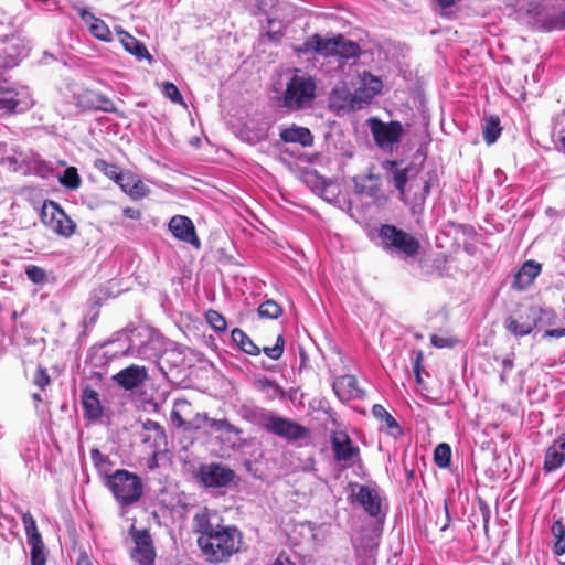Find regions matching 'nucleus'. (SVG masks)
I'll list each match as a JSON object with an SVG mask.
<instances>
[{
	"label": "nucleus",
	"instance_id": "69168bd1",
	"mask_svg": "<svg viewBox=\"0 0 565 565\" xmlns=\"http://www.w3.org/2000/svg\"><path fill=\"white\" fill-rule=\"evenodd\" d=\"M503 365H504V367H510L511 369L513 366V362L511 360H504L503 361Z\"/></svg>",
	"mask_w": 565,
	"mask_h": 565
},
{
	"label": "nucleus",
	"instance_id": "72a5a7b5",
	"mask_svg": "<svg viewBox=\"0 0 565 565\" xmlns=\"http://www.w3.org/2000/svg\"><path fill=\"white\" fill-rule=\"evenodd\" d=\"M258 316L265 319H278L284 310L281 306L273 299H268L260 303L257 309Z\"/></svg>",
	"mask_w": 565,
	"mask_h": 565
},
{
	"label": "nucleus",
	"instance_id": "cd10ccee",
	"mask_svg": "<svg viewBox=\"0 0 565 565\" xmlns=\"http://www.w3.org/2000/svg\"><path fill=\"white\" fill-rule=\"evenodd\" d=\"M82 404L85 411V415L89 418H98L102 415V406L98 398V394L93 388H86L83 392Z\"/></svg>",
	"mask_w": 565,
	"mask_h": 565
},
{
	"label": "nucleus",
	"instance_id": "f8f14e48",
	"mask_svg": "<svg viewBox=\"0 0 565 565\" xmlns=\"http://www.w3.org/2000/svg\"><path fill=\"white\" fill-rule=\"evenodd\" d=\"M235 478L233 469L221 463L212 462L202 465L196 472V479L205 488H224L227 487Z\"/></svg>",
	"mask_w": 565,
	"mask_h": 565
},
{
	"label": "nucleus",
	"instance_id": "e433bc0d",
	"mask_svg": "<svg viewBox=\"0 0 565 565\" xmlns=\"http://www.w3.org/2000/svg\"><path fill=\"white\" fill-rule=\"evenodd\" d=\"M552 533L556 539L554 544V553L556 555L565 554V525L561 520L554 521L552 525Z\"/></svg>",
	"mask_w": 565,
	"mask_h": 565
},
{
	"label": "nucleus",
	"instance_id": "ea45409f",
	"mask_svg": "<svg viewBox=\"0 0 565 565\" xmlns=\"http://www.w3.org/2000/svg\"><path fill=\"white\" fill-rule=\"evenodd\" d=\"M60 182L67 189L76 190L81 185V178L77 169L74 167L66 168L63 175L60 178Z\"/></svg>",
	"mask_w": 565,
	"mask_h": 565
},
{
	"label": "nucleus",
	"instance_id": "13d9d810",
	"mask_svg": "<svg viewBox=\"0 0 565 565\" xmlns=\"http://www.w3.org/2000/svg\"><path fill=\"white\" fill-rule=\"evenodd\" d=\"M480 510L482 512L483 527L487 530L490 520V510L484 502H480Z\"/></svg>",
	"mask_w": 565,
	"mask_h": 565
},
{
	"label": "nucleus",
	"instance_id": "ddd939ff",
	"mask_svg": "<svg viewBox=\"0 0 565 565\" xmlns=\"http://www.w3.org/2000/svg\"><path fill=\"white\" fill-rule=\"evenodd\" d=\"M130 534L135 544L130 555L140 565H153L156 550L149 530L131 526Z\"/></svg>",
	"mask_w": 565,
	"mask_h": 565
},
{
	"label": "nucleus",
	"instance_id": "603ef678",
	"mask_svg": "<svg viewBox=\"0 0 565 565\" xmlns=\"http://www.w3.org/2000/svg\"><path fill=\"white\" fill-rule=\"evenodd\" d=\"M19 105V100L14 98H0V113L3 115H10L15 113Z\"/></svg>",
	"mask_w": 565,
	"mask_h": 565
},
{
	"label": "nucleus",
	"instance_id": "6ab92c4d",
	"mask_svg": "<svg viewBox=\"0 0 565 565\" xmlns=\"http://www.w3.org/2000/svg\"><path fill=\"white\" fill-rule=\"evenodd\" d=\"M332 388L341 402L359 399L364 395L363 390H361L358 385L356 377L350 374L338 376L333 381Z\"/></svg>",
	"mask_w": 565,
	"mask_h": 565
},
{
	"label": "nucleus",
	"instance_id": "5701e85b",
	"mask_svg": "<svg viewBox=\"0 0 565 565\" xmlns=\"http://www.w3.org/2000/svg\"><path fill=\"white\" fill-rule=\"evenodd\" d=\"M78 13L82 20L88 25L93 36L104 42L111 41V32L102 19L96 18L87 9H81Z\"/></svg>",
	"mask_w": 565,
	"mask_h": 565
},
{
	"label": "nucleus",
	"instance_id": "09e8293b",
	"mask_svg": "<svg viewBox=\"0 0 565 565\" xmlns=\"http://www.w3.org/2000/svg\"><path fill=\"white\" fill-rule=\"evenodd\" d=\"M210 419L207 413H196L192 420L189 422V431L200 430Z\"/></svg>",
	"mask_w": 565,
	"mask_h": 565
},
{
	"label": "nucleus",
	"instance_id": "2eb2a0df",
	"mask_svg": "<svg viewBox=\"0 0 565 565\" xmlns=\"http://www.w3.org/2000/svg\"><path fill=\"white\" fill-rule=\"evenodd\" d=\"M350 486L359 489L355 493V501L363 508L369 516L377 519L384 515L382 512L383 500L375 488L358 483H351Z\"/></svg>",
	"mask_w": 565,
	"mask_h": 565
},
{
	"label": "nucleus",
	"instance_id": "aec40b11",
	"mask_svg": "<svg viewBox=\"0 0 565 565\" xmlns=\"http://www.w3.org/2000/svg\"><path fill=\"white\" fill-rule=\"evenodd\" d=\"M565 462V433L546 449L543 468L546 472H552L561 468Z\"/></svg>",
	"mask_w": 565,
	"mask_h": 565
},
{
	"label": "nucleus",
	"instance_id": "c03bdc74",
	"mask_svg": "<svg viewBox=\"0 0 565 565\" xmlns=\"http://www.w3.org/2000/svg\"><path fill=\"white\" fill-rule=\"evenodd\" d=\"M26 277L34 284H43L46 280L45 270L35 265H29L25 268Z\"/></svg>",
	"mask_w": 565,
	"mask_h": 565
},
{
	"label": "nucleus",
	"instance_id": "7c9ffc66",
	"mask_svg": "<svg viewBox=\"0 0 565 565\" xmlns=\"http://www.w3.org/2000/svg\"><path fill=\"white\" fill-rule=\"evenodd\" d=\"M90 458L93 460L94 467L97 469L103 482L107 479L108 476H111V466L109 457L104 455L98 448H94L90 450Z\"/></svg>",
	"mask_w": 565,
	"mask_h": 565
},
{
	"label": "nucleus",
	"instance_id": "a19ab883",
	"mask_svg": "<svg viewBox=\"0 0 565 565\" xmlns=\"http://www.w3.org/2000/svg\"><path fill=\"white\" fill-rule=\"evenodd\" d=\"M22 523L25 530L28 541L42 537L41 533L36 527L35 520L30 512H26L22 515Z\"/></svg>",
	"mask_w": 565,
	"mask_h": 565
},
{
	"label": "nucleus",
	"instance_id": "393cba45",
	"mask_svg": "<svg viewBox=\"0 0 565 565\" xmlns=\"http://www.w3.org/2000/svg\"><path fill=\"white\" fill-rule=\"evenodd\" d=\"M383 168L392 174V181L396 190L399 192L401 198L405 195V186L408 181L409 167L398 169V161L386 160L383 162Z\"/></svg>",
	"mask_w": 565,
	"mask_h": 565
},
{
	"label": "nucleus",
	"instance_id": "9d476101",
	"mask_svg": "<svg viewBox=\"0 0 565 565\" xmlns=\"http://www.w3.org/2000/svg\"><path fill=\"white\" fill-rule=\"evenodd\" d=\"M75 103L82 111L118 113V108L111 98L93 88H82L78 90L75 94Z\"/></svg>",
	"mask_w": 565,
	"mask_h": 565
},
{
	"label": "nucleus",
	"instance_id": "bb28decb",
	"mask_svg": "<svg viewBox=\"0 0 565 565\" xmlns=\"http://www.w3.org/2000/svg\"><path fill=\"white\" fill-rule=\"evenodd\" d=\"M372 415L392 436L396 437L403 434L402 427L398 425L396 419L381 404L373 405Z\"/></svg>",
	"mask_w": 565,
	"mask_h": 565
},
{
	"label": "nucleus",
	"instance_id": "f704fd0d",
	"mask_svg": "<svg viewBox=\"0 0 565 565\" xmlns=\"http://www.w3.org/2000/svg\"><path fill=\"white\" fill-rule=\"evenodd\" d=\"M31 546V565H45L46 555L44 553V543L42 537L28 541Z\"/></svg>",
	"mask_w": 565,
	"mask_h": 565
},
{
	"label": "nucleus",
	"instance_id": "2f4dec72",
	"mask_svg": "<svg viewBox=\"0 0 565 565\" xmlns=\"http://www.w3.org/2000/svg\"><path fill=\"white\" fill-rule=\"evenodd\" d=\"M94 168L103 173L105 177L109 178L116 183V180L121 177L124 171L115 163H110L104 159H96L94 161Z\"/></svg>",
	"mask_w": 565,
	"mask_h": 565
},
{
	"label": "nucleus",
	"instance_id": "79ce46f5",
	"mask_svg": "<svg viewBox=\"0 0 565 565\" xmlns=\"http://www.w3.org/2000/svg\"><path fill=\"white\" fill-rule=\"evenodd\" d=\"M362 81H363V86L367 87L371 90V95H369V97H374L381 92V89H382L381 79L375 77L374 75H372L370 72L363 73Z\"/></svg>",
	"mask_w": 565,
	"mask_h": 565
},
{
	"label": "nucleus",
	"instance_id": "0e129e2a",
	"mask_svg": "<svg viewBox=\"0 0 565 565\" xmlns=\"http://www.w3.org/2000/svg\"><path fill=\"white\" fill-rule=\"evenodd\" d=\"M415 374V380H416V383L418 385H422L423 384V379H422V373H414Z\"/></svg>",
	"mask_w": 565,
	"mask_h": 565
},
{
	"label": "nucleus",
	"instance_id": "473e14b6",
	"mask_svg": "<svg viewBox=\"0 0 565 565\" xmlns=\"http://www.w3.org/2000/svg\"><path fill=\"white\" fill-rule=\"evenodd\" d=\"M206 425L213 431H225L227 434H232L235 436H239L243 434L242 428L233 425L226 418L216 419V418L210 417Z\"/></svg>",
	"mask_w": 565,
	"mask_h": 565
},
{
	"label": "nucleus",
	"instance_id": "774afa93",
	"mask_svg": "<svg viewBox=\"0 0 565 565\" xmlns=\"http://www.w3.org/2000/svg\"><path fill=\"white\" fill-rule=\"evenodd\" d=\"M424 191L426 194L429 193V184L428 183L425 184Z\"/></svg>",
	"mask_w": 565,
	"mask_h": 565
},
{
	"label": "nucleus",
	"instance_id": "39448f33",
	"mask_svg": "<svg viewBox=\"0 0 565 565\" xmlns=\"http://www.w3.org/2000/svg\"><path fill=\"white\" fill-rule=\"evenodd\" d=\"M544 310L533 305H518L505 318L504 329L515 338L526 337L532 333L542 319Z\"/></svg>",
	"mask_w": 565,
	"mask_h": 565
},
{
	"label": "nucleus",
	"instance_id": "c756f323",
	"mask_svg": "<svg viewBox=\"0 0 565 565\" xmlns=\"http://www.w3.org/2000/svg\"><path fill=\"white\" fill-rule=\"evenodd\" d=\"M502 127L500 118L497 115H491L486 119L482 127L483 139L487 145H493L501 136Z\"/></svg>",
	"mask_w": 565,
	"mask_h": 565
},
{
	"label": "nucleus",
	"instance_id": "49530a36",
	"mask_svg": "<svg viewBox=\"0 0 565 565\" xmlns=\"http://www.w3.org/2000/svg\"><path fill=\"white\" fill-rule=\"evenodd\" d=\"M371 95V90L367 87L358 88L352 97L354 98V105H358V109L362 108L363 104L370 103L374 97H369Z\"/></svg>",
	"mask_w": 565,
	"mask_h": 565
},
{
	"label": "nucleus",
	"instance_id": "8fccbe9b",
	"mask_svg": "<svg viewBox=\"0 0 565 565\" xmlns=\"http://www.w3.org/2000/svg\"><path fill=\"white\" fill-rule=\"evenodd\" d=\"M443 513L444 515L441 518L438 516L435 521V525L440 532H445L450 526L451 522L447 501H444Z\"/></svg>",
	"mask_w": 565,
	"mask_h": 565
},
{
	"label": "nucleus",
	"instance_id": "58836bf2",
	"mask_svg": "<svg viewBox=\"0 0 565 565\" xmlns=\"http://www.w3.org/2000/svg\"><path fill=\"white\" fill-rule=\"evenodd\" d=\"M206 322L216 332H224L227 329V322L222 313L210 309L205 312Z\"/></svg>",
	"mask_w": 565,
	"mask_h": 565
},
{
	"label": "nucleus",
	"instance_id": "bf43d9fd",
	"mask_svg": "<svg viewBox=\"0 0 565 565\" xmlns=\"http://www.w3.org/2000/svg\"><path fill=\"white\" fill-rule=\"evenodd\" d=\"M122 213H124L125 217L131 218V220H139L141 216L140 211L132 209V207H125Z\"/></svg>",
	"mask_w": 565,
	"mask_h": 565
},
{
	"label": "nucleus",
	"instance_id": "e2e57ef3",
	"mask_svg": "<svg viewBox=\"0 0 565 565\" xmlns=\"http://www.w3.org/2000/svg\"><path fill=\"white\" fill-rule=\"evenodd\" d=\"M267 38L270 40V41H279L281 38H282V32L280 31H268L266 33Z\"/></svg>",
	"mask_w": 565,
	"mask_h": 565
},
{
	"label": "nucleus",
	"instance_id": "a18cd8bd",
	"mask_svg": "<svg viewBox=\"0 0 565 565\" xmlns=\"http://www.w3.org/2000/svg\"><path fill=\"white\" fill-rule=\"evenodd\" d=\"M33 383L41 390H44L51 384V377L46 369L42 365H38L36 371L33 375Z\"/></svg>",
	"mask_w": 565,
	"mask_h": 565
},
{
	"label": "nucleus",
	"instance_id": "f3484780",
	"mask_svg": "<svg viewBox=\"0 0 565 565\" xmlns=\"http://www.w3.org/2000/svg\"><path fill=\"white\" fill-rule=\"evenodd\" d=\"M169 231L172 235L182 242L189 243L194 247H200V239L195 232V226L191 218L184 215H174L169 222Z\"/></svg>",
	"mask_w": 565,
	"mask_h": 565
},
{
	"label": "nucleus",
	"instance_id": "1a4fd4ad",
	"mask_svg": "<svg viewBox=\"0 0 565 565\" xmlns=\"http://www.w3.org/2000/svg\"><path fill=\"white\" fill-rule=\"evenodd\" d=\"M232 340L238 348L248 355H259L263 351L271 360H279L285 351V339L281 333L277 334L276 343L273 347L264 345L260 349L254 341L241 329L235 328L232 330Z\"/></svg>",
	"mask_w": 565,
	"mask_h": 565
},
{
	"label": "nucleus",
	"instance_id": "20e7f679",
	"mask_svg": "<svg viewBox=\"0 0 565 565\" xmlns=\"http://www.w3.org/2000/svg\"><path fill=\"white\" fill-rule=\"evenodd\" d=\"M317 85L312 76L295 74L286 84V89L279 98L280 106L289 111H298L312 106L316 98Z\"/></svg>",
	"mask_w": 565,
	"mask_h": 565
},
{
	"label": "nucleus",
	"instance_id": "423d86ee",
	"mask_svg": "<svg viewBox=\"0 0 565 565\" xmlns=\"http://www.w3.org/2000/svg\"><path fill=\"white\" fill-rule=\"evenodd\" d=\"M40 220L47 228L64 238L73 236L77 227L63 207L53 200H45L43 202Z\"/></svg>",
	"mask_w": 565,
	"mask_h": 565
},
{
	"label": "nucleus",
	"instance_id": "4c0bfd02",
	"mask_svg": "<svg viewBox=\"0 0 565 565\" xmlns=\"http://www.w3.org/2000/svg\"><path fill=\"white\" fill-rule=\"evenodd\" d=\"M367 181H370L371 184L361 186L358 190V192L360 194L367 195L369 198L373 199L374 201H379L383 196L379 177L371 174L367 177Z\"/></svg>",
	"mask_w": 565,
	"mask_h": 565
},
{
	"label": "nucleus",
	"instance_id": "680f3d73",
	"mask_svg": "<svg viewBox=\"0 0 565 565\" xmlns=\"http://www.w3.org/2000/svg\"><path fill=\"white\" fill-rule=\"evenodd\" d=\"M422 362H423V352L418 351L416 354V359L413 365L414 373H422Z\"/></svg>",
	"mask_w": 565,
	"mask_h": 565
},
{
	"label": "nucleus",
	"instance_id": "3c124183",
	"mask_svg": "<svg viewBox=\"0 0 565 565\" xmlns=\"http://www.w3.org/2000/svg\"><path fill=\"white\" fill-rule=\"evenodd\" d=\"M135 181V175H132L130 172H124L121 177L116 180V184H118L125 193L129 194V189L132 188Z\"/></svg>",
	"mask_w": 565,
	"mask_h": 565
},
{
	"label": "nucleus",
	"instance_id": "f257e3e1",
	"mask_svg": "<svg viewBox=\"0 0 565 565\" xmlns=\"http://www.w3.org/2000/svg\"><path fill=\"white\" fill-rule=\"evenodd\" d=\"M216 512L204 508L192 520L196 544L202 556L210 564L226 563L241 550L242 533L233 525L215 523Z\"/></svg>",
	"mask_w": 565,
	"mask_h": 565
},
{
	"label": "nucleus",
	"instance_id": "5fc2aeb1",
	"mask_svg": "<svg viewBox=\"0 0 565 565\" xmlns=\"http://www.w3.org/2000/svg\"><path fill=\"white\" fill-rule=\"evenodd\" d=\"M142 427H143L145 430H152V431H154L158 437H163L164 436L163 427L158 422H156V420L147 419L146 422H143Z\"/></svg>",
	"mask_w": 565,
	"mask_h": 565
},
{
	"label": "nucleus",
	"instance_id": "de8ad7c7",
	"mask_svg": "<svg viewBox=\"0 0 565 565\" xmlns=\"http://www.w3.org/2000/svg\"><path fill=\"white\" fill-rule=\"evenodd\" d=\"M430 342L435 348L444 349V348H454L459 341L455 338H444L437 334L430 335Z\"/></svg>",
	"mask_w": 565,
	"mask_h": 565
},
{
	"label": "nucleus",
	"instance_id": "4d7b16f0",
	"mask_svg": "<svg viewBox=\"0 0 565 565\" xmlns=\"http://www.w3.org/2000/svg\"><path fill=\"white\" fill-rule=\"evenodd\" d=\"M565 337V328L550 329L544 332V338H562Z\"/></svg>",
	"mask_w": 565,
	"mask_h": 565
},
{
	"label": "nucleus",
	"instance_id": "6e6d98bb",
	"mask_svg": "<svg viewBox=\"0 0 565 565\" xmlns=\"http://www.w3.org/2000/svg\"><path fill=\"white\" fill-rule=\"evenodd\" d=\"M76 565H99L92 556L85 551L81 552Z\"/></svg>",
	"mask_w": 565,
	"mask_h": 565
},
{
	"label": "nucleus",
	"instance_id": "c85d7f7f",
	"mask_svg": "<svg viewBox=\"0 0 565 565\" xmlns=\"http://www.w3.org/2000/svg\"><path fill=\"white\" fill-rule=\"evenodd\" d=\"M255 385L257 390H259L267 399L275 401L277 398L284 399L286 398V392L285 390L277 384L275 381L268 379V377H262L258 379L255 382Z\"/></svg>",
	"mask_w": 565,
	"mask_h": 565
},
{
	"label": "nucleus",
	"instance_id": "dca6fc26",
	"mask_svg": "<svg viewBox=\"0 0 565 565\" xmlns=\"http://www.w3.org/2000/svg\"><path fill=\"white\" fill-rule=\"evenodd\" d=\"M146 366L131 364L111 376L114 383L125 391H132L143 385L148 380Z\"/></svg>",
	"mask_w": 565,
	"mask_h": 565
},
{
	"label": "nucleus",
	"instance_id": "9b49d317",
	"mask_svg": "<svg viewBox=\"0 0 565 565\" xmlns=\"http://www.w3.org/2000/svg\"><path fill=\"white\" fill-rule=\"evenodd\" d=\"M264 427L268 433L291 441L303 439L309 435V430L305 426L274 414L266 418Z\"/></svg>",
	"mask_w": 565,
	"mask_h": 565
},
{
	"label": "nucleus",
	"instance_id": "052dcab7",
	"mask_svg": "<svg viewBox=\"0 0 565 565\" xmlns=\"http://www.w3.org/2000/svg\"><path fill=\"white\" fill-rule=\"evenodd\" d=\"M274 565H295L290 559L289 556L285 553H280L275 561Z\"/></svg>",
	"mask_w": 565,
	"mask_h": 565
},
{
	"label": "nucleus",
	"instance_id": "6e6552de",
	"mask_svg": "<svg viewBox=\"0 0 565 565\" xmlns=\"http://www.w3.org/2000/svg\"><path fill=\"white\" fill-rule=\"evenodd\" d=\"M333 459L342 469L354 466L362 467L363 460L360 448L353 444L349 434L344 430L333 431L330 437Z\"/></svg>",
	"mask_w": 565,
	"mask_h": 565
},
{
	"label": "nucleus",
	"instance_id": "4468645a",
	"mask_svg": "<svg viewBox=\"0 0 565 565\" xmlns=\"http://www.w3.org/2000/svg\"><path fill=\"white\" fill-rule=\"evenodd\" d=\"M370 127L375 143L381 148L399 142L404 134L402 124L395 120L386 124L377 118H371Z\"/></svg>",
	"mask_w": 565,
	"mask_h": 565
},
{
	"label": "nucleus",
	"instance_id": "b1692460",
	"mask_svg": "<svg viewBox=\"0 0 565 565\" xmlns=\"http://www.w3.org/2000/svg\"><path fill=\"white\" fill-rule=\"evenodd\" d=\"M118 36L125 50L131 55L136 56L138 60L146 58L150 63L153 61L152 55L149 53L146 45L141 41L137 40L135 36L125 31H120Z\"/></svg>",
	"mask_w": 565,
	"mask_h": 565
},
{
	"label": "nucleus",
	"instance_id": "a878e982",
	"mask_svg": "<svg viewBox=\"0 0 565 565\" xmlns=\"http://www.w3.org/2000/svg\"><path fill=\"white\" fill-rule=\"evenodd\" d=\"M191 408V402L185 398H178L174 401L172 411L170 413V420L174 428L189 431V422L184 419V415H188Z\"/></svg>",
	"mask_w": 565,
	"mask_h": 565
},
{
	"label": "nucleus",
	"instance_id": "338daca9",
	"mask_svg": "<svg viewBox=\"0 0 565 565\" xmlns=\"http://www.w3.org/2000/svg\"><path fill=\"white\" fill-rule=\"evenodd\" d=\"M32 398H33L34 401H36V402H41V401H42V397H41V395H40L39 393H34V394L32 395Z\"/></svg>",
	"mask_w": 565,
	"mask_h": 565
},
{
	"label": "nucleus",
	"instance_id": "7ed1b4c3",
	"mask_svg": "<svg viewBox=\"0 0 565 565\" xmlns=\"http://www.w3.org/2000/svg\"><path fill=\"white\" fill-rule=\"evenodd\" d=\"M298 53L308 54L318 53L326 57L339 56L345 60L354 58L360 55V46L352 40L345 39L342 34L324 39L316 33L306 40Z\"/></svg>",
	"mask_w": 565,
	"mask_h": 565
},
{
	"label": "nucleus",
	"instance_id": "864d4df0",
	"mask_svg": "<svg viewBox=\"0 0 565 565\" xmlns=\"http://www.w3.org/2000/svg\"><path fill=\"white\" fill-rule=\"evenodd\" d=\"M148 189L143 184V182L139 179H136L132 188L129 189V194L132 199H141L146 195Z\"/></svg>",
	"mask_w": 565,
	"mask_h": 565
},
{
	"label": "nucleus",
	"instance_id": "a211bd4d",
	"mask_svg": "<svg viewBox=\"0 0 565 565\" xmlns=\"http://www.w3.org/2000/svg\"><path fill=\"white\" fill-rule=\"evenodd\" d=\"M328 103L329 109L337 115L358 109V105H354L352 93L344 83L338 84L333 87L329 95Z\"/></svg>",
	"mask_w": 565,
	"mask_h": 565
},
{
	"label": "nucleus",
	"instance_id": "37998d69",
	"mask_svg": "<svg viewBox=\"0 0 565 565\" xmlns=\"http://www.w3.org/2000/svg\"><path fill=\"white\" fill-rule=\"evenodd\" d=\"M162 92H163L164 96L167 98H169L171 102H173L175 104L184 103L182 94L180 93L179 88L173 83L164 82Z\"/></svg>",
	"mask_w": 565,
	"mask_h": 565
},
{
	"label": "nucleus",
	"instance_id": "0eeeda50",
	"mask_svg": "<svg viewBox=\"0 0 565 565\" xmlns=\"http://www.w3.org/2000/svg\"><path fill=\"white\" fill-rule=\"evenodd\" d=\"M379 236L386 248L394 249L405 257H415L420 249V242L412 234L391 224H383Z\"/></svg>",
	"mask_w": 565,
	"mask_h": 565
},
{
	"label": "nucleus",
	"instance_id": "f03ea898",
	"mask_svg": "<svg viewBox=\"0 0 565 565\" xmlns=\"http://www.w3.org/2000/svg\"><path fill=\"white\" fill-rule=\"evenodd\" d=\"M104 486L111 492L120 508L137 503L143 494L142 479L135 472L117 469L108 476Z\"/></svg>",
	"mask_w": 565,
	"mask_h": 565
},
{
	"label": "nucleus",
	"instance_id": "412c9836",
	"mask_svg": "<svg viewBox=\"0 0 565 565\" xmlns=\"http://www.w3.org/2000/svg\"><path fill=\"white\" fill-rule=\"evenodd\" d=\"M542 265L533 259L526 260L514 275L512 288L515 290H524L533 284L535 278L541 274Z\"/></svg>",
	"mask_w": 565,
	"mask_h": 565
},
{
	"label": "nucleus",
	"instance_id": "c9c22d12",
	"mask_svg": "<svg viewBox=\"0 0 565 565\" xmlns=\"http://www.w3.org/2000/svg\"><path fill=\"white\" fill-rule=\"evenodd\" d=\"M434 461L439 468H448L451 463V448L448 444L437 445L434 451Z\"/></svg>",
	"mask_w": 565,
	"mask_h": 565
},
{
	"label": "nucleus",
	"instance_id": "4be33fe9",
	"mask_svg": "<svg viewBox=\"0 0 565 565\" xmlns=\"http://www.w3.org/2000/svg\"><path fill=\"white\" fill-rule=\"evenodd\" d=\"M279 137L286 143H299L302 147H311L315 140L310 129L295 124L288 128L281 129Z\"/></svg>",
	"mask_w": 565,
	"mask_h": 565
}]
</instances>
